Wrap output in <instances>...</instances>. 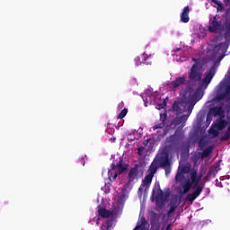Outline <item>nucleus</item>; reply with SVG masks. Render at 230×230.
Instances as JSON below:
<instances>
[{"instance_id":"1","label":"nucleus","mask_w":230,"mask_h":230,"mask_svg":"<svg viewBox=\"0 0 230 230\" xmlns=\"http://www.w3.org/2000/svg\"><path fill=\"white\" fill-rule=\"evenodd\" d=\"M128 170V164H123V159H119V163L111 164V169L108 172V179L111 182H114L116 179H118V175H121V173H125Z\"/></svg>"},{"instance_id":"2","label":"nucleus","mask_w":230,"mask_h":230,"mask_svg":"<svg viewBox=\"0 0 230 230\" xmlns=\"http://www.w3.org/2000/svg\"><path fill=\"white\" fill-rule=\"evenodd\" d=\"M168 145L165 148L170 152L175 150L182 141H184V133L181 130H176L173 135L166 138Z\"/></svg>"},{"instance_id":"3","label":"nucleus","mask_w":230,"mask_h":230,"mask_svg":"<svg viewBox=\"0 0 230 230\" xmlns=\"http://www.w3.org/2000/svg\"><path fill=\"white\" fill-rule=\"evenodd\" d=\"M160 168H163L165 172V175L172 173V162H170V154L168 151H163L156 160Z\"/></svg>"},{"instance_id":"4","label":"nucleus","mask_w":230,"mask_h":230,"mask_svg":"<svg viewBox=\"0 0 230 230\" xmlns=\"http://www.w3.org/2000/svg\"><path fill=\"white\" fill-rule=\"evenodd\" d=\"M201 80H202V72L200 71L199 63H194L189 74V82L190 84H198V82H200Z\"/></svg>"},{"instance_id":"5","label":"nucleus","mask_w":230,"mask_h":230,"mask_svg":"<svg viewBox=\"0 0 230 230\" xmlns=\"http://www.w3.org/2000/svg\"><path fill=\"white\" fill-rule=\"evenodd\" d=\"M229 48V45L226 42L219 43L216 45L213 49V53L215 55H219L218 60H223L224 57H226V53H227V49Z\"/></svg>"},{"instance_id":"6","label":"nucleus","mask_w":230,"mask_h":230,"mask_svg":"<svg viewBox=\"0 0 230 230\" xmlns=\"http://www.w3.org/2000/svg\"><path fill=\"white\" fill-rule=\"evenodd\" d=\"M156 193V202H159L160 200L163 202L164 200H166V198L168 197L166 194H164V191H163V190H161V186L159 184H155V188L153 189L152 191V200H154V195H155Z\"/></svg>"},{"instance_id":"7","label":"nucleus","mask_w":230,"mask_h":230,"mask_svg":"<svg viewBox=\"0 0 230 230\" xmlns=\"http://www.w3.org/2000/svg\"><path fill=\"white\" fill-rule=\"evenodd\" d=\"M187 108L188 102L184 101L174 102L172 106V111L176 112L177 115L184 114V112H186Z\"/></svg>"},{"instance_id":"8","label":"nucleus","mask_w":230,"mask_h":230,"mask_svg":"<svg viewBox=\"0 0 230 230\" xmlns=\"http://www.w3.org/2000/svg\"><path fill=\"white\" fill-rule=\"evenodd\" d=\"M138 175H139V165L135 164L128 172V180L127 181L128 186H130L132 182H134V181L137 179Z\"/></svg>"},{"instance_id":"9","label":"nucleus","mask_w":230,"mask_h":230,"mask_svg":"<svg viewBox=\"0 0 230 230\" xmlns=\"http://www.w3.org/2000/svg\"><path fill=\"white\" fill-rule=\"evenodd\" d=\"M218 30H222V22L217 20V16H214L213 19L209 20V25L208 31L210 33H217Z\"/></svg>"},{"instance_id":"10","label":"nucleus","mask_w":230,"mask_h":230,"mask_svg":"<svg viewBox=\"0 0 230 230\" xmlns=\"http://www.w3.org/2000/svg\"><path fill=\"white\" fill-rule=\"evenodd\" d=\"M191 172V167L187 165H182L178 168L177 173L175 175V181H181V179H184V174L190 173Z\"/></svg>"},{"instance_id":"11","label":"nucleus","mask_w":230,"mask_h":230,"mask_svg":"<svg viewBox=\"0 0 230 230\" xmlns=\"http://www.w3.org/2000/svg\"><path fill=\"white\" fill-rule=\"evenodd\" d=\"M153 179H154V176L152 174L146 175V177L142 181V182H143L142 185L138 189V195H143V188L146 187V190H148V188H150Z\"/></svg>"},{"instance_id":"12","label":"nucleus","mask_w":230,"mask_h":230,"mask_svg":"<svg viewBox=\"0 0 230 230\" xmlns=\"http://www.w3.org/2000/svg\"><path fill=\"white\" fill-rule=\"evenodd\" d=\"M209 114H211L212 116H222V114H224V105L221 104L219 107L218 106H216L214 108H211L209 110V112L207 116V121H209Z\"/></svg>"},{"instance_id":"13","label":"nucleus","mask_w":230,"mask_h":230,"mask_svg":"<svg viewBox=\"0 0 230 230\" xmlns=\"http://www.w3.org/2000/svg\"><path fill=\"white\" fill-rule=\"evenodd\" d=\"M202 191H204V185L197 187L192 193L187 195L186 200L193 202L195 199L202 193Z\"/></svg>"},{"instance_id":"14","label":"nucleus","mask_w":230,"mask_h":230,"mask_svg":"<svg viewBox=\"0 0 230 230\" xmlns=\"http://www.w3.org/2000/svg\"><path fill=\"white\" fill-rule=\"evenodd\" d=\"M182 189H179L178 190V193L180 195L181 198L184 197V195H186V193H188V191H190V190H191V188H193L191 186V181L190 180H187L182 185H181Z\"/></svg>"},{"instance_id":"15","label":"nucleus","mask_w":230,"mask_h":230,"mask_svg":"<svg viewBox=\"0 0 230 230\" xmlns=\"http://www.w3.org/2000/svg\"><path fill=\"white\" fill-rule=\"evenodd\" d=\"M180 21L185 24L190 22V6L186 5L183 8V11L180 14Z\"/></svg>"},{"instance_id":"16","label":"nucleus","mask_w":230,"mask_h":230,"mask_svg":"<svg viewBox=\"0 0 230 230\" xmlns=\"http://www.w3.org/2000/svg\"><path fill=\"white\" fill-rule=\"evenodd\" d=\"M190 186H192V190H197L199 188V184H200V181L197 178V171L191 170L190 172Z\"/></svg>"},{"instance_id":"17","label":"nucleus","mask_w":230,"mask_h":230,"mask_svg":"<svg viewBox=\"0 0 230 230\" xmlns=\"http://www.w3.org/2000/svg\"><path fill=\"white\" fill-rule=\"evenodd\" d=\"M213 76H215V67L212 66L210 70L207 73L205 77L203 78L202 82L205 85H209L211 81L213 80Z\"/></svg>"},{"instance_id":"18","label":"nucleus","mask_w":230,"mask_h":230,"mask_svg":"<svg viewBox=\"0 0 230 230\" xmlns=\"http://www.w3.org/2000/svg\"><path fill=\"white\" fill-rule=\"evenodd\" d=\"M186 84V77H177L174 81H172L171 85L172 87V91H175L177 87H181V85H184Z\"/></svg>"},{"instance_id":"19","label":"nucleus","mask_w":230,"mask_h":230,"mask_svg":"<svg viewBox=\"0 0 230 230\" xmlns=\"http://www.w3.org/2000/svg\"><path fill=\"white\" fill-rule=\"evenodd\" d=\"M166 113L164 114H160V123H155L153 126V130H157V128H164L165 125H166Z\"/></svg>"},{"instance_id":"20","label":"nucleus","mask_w":230,"mask_h":230,"mask_svg":"<svg viewBox=\"0 0 230 230\" xmlns=\"http://www.w3.org/2000/svg\"><path fill=\"white\" fill-rule=\"evenodd\" d=\"M159 168H161V167L157 164V161L154 160L147 171L148 174L153 175V177H154L155 175V173H157V170H159Z\"/></svg>"},{"instance_id":"21","label":"nucleus","mask_w":230,"mask_h":230,"mask_svg":"<svg viewBox=\"0 0 230 230\" xmlns=\"http://www.w3.org/2000/svg\"><path fill=\"white\" fill-rule=\"evenodd\" d=\"M142 60H144L145 66H152V62H154V57L152 54H147L146 52H144L142 55Z\"/></svg>"},{"instance_id":"22","label":"nucleus","mask_w":230,"mask_h":230,"mask_svg":"<svg viewBox=\"0 0 230 230\" xmlns=\"http://www.w3.org/2000/svg\"><path fill=\"white\" fill-rule=\"evenodd\" d=\"M98 214L102 218H109L112 215V212L111 210H108L107 208H99Z\"/></svg>"},{"instance_id":"23","label":"nucleus","mask_w":230,"mask_h":230,"mask_svg":"<svg viewBox=\"0 0 230 230\" xmlns=\"http://www.w3.org/2000/svg\"><path fill=\"white\" fill-rule=\"evenodd\" d=\"M178 208L177 199H172L170 203V208L168 210V217H172L175 213Z\"/></svg>"},{"instance_id":"24","label":"nucleus","mask_w":230,"mask_h":230,"mask_svg":"<svg viewBox=\"0 0 230 230\" xmlns=\"http://www.w3.org/2000/svg\"><path fill=\"white\" fill-rule=\"evenodd\" d=\"M114 224V219H108L104 224L101 226V230H110Z\"/></svg>"},{"instance_id":"25","label":"nucleus","mask_w":230,"mask_h":230,"mask_svg":"<svg viewBox=\"0 0 230 230\" xmlns=\"http://www.w3.org/2000/svg\"><path fill=\"white\" fill-rule=\"evenodd\" d=\"M211 152H213V147L209 146L205 148L201 153V159H206V157L211 155Z\"/></svg>"},{"instance_id":"26","label":"nucleus","mask_w":230,"mask_h":230,"mask_svg":"<svg viewBox=\"0 0 230 230\" xmlns=\"http://www.w3.org/2000/svg\"><path fill=\"white\" fill-rule=\"evenodd\" d=\"M230 37V21L226 20V30H225V39H229Z\"/></svg>"},{"instance_id":"27","label":"nucleus","mask_w":230,"mask_h":230,"mask_svg":"<svg viewBox=\"0 0 230 230\" xmlns=\"http://www.w3.org/2000/svg\"><path fill=\"white\" fill-rule=\"evenodd\" d=\"M209 175L218 173V164L212 165L208 171Z\"/></svg>"},{"instance_id":"28","label":"nucleus","mask_w":230,"mask_h":230,"mask_svg":"<svg viewBox=\"0 0 230 230\" xmlns=\"http://www.w3.org/2000/svg\"><path fill=\"white\" fill-rule=\"evenodd\" d=\"M195 102H191L190 105H188V102H187V108H186V111L188 112V116H190L191 114V112L193 111V107H195Z\"/></svg>"},{"instance_id":"29","label":"nucleus","mask_w":230,"mask_h":230,"mask_svg":"<svg viewBox=\"0 0 230 230\" xmlns=\"http://www.w3.org/2000/svg\"><path fill=\"white\" fill-rule=\"evenodd\" d=\"M128 112V110L127 108H124L118 115V119H123L127 116V113Z\"/></svg>"},{"instance_id":"30","label":"nucleus","mask_w":230,"mask_h":230,"mask_svg":"<svg viewBox=\"0 0 230 230\" xmlns=\"http://www.w3.org/2000/svg\"><path fill=\"white\" fill-rule=\"evenodd\" d=\"M227 126V122L226 120H220L217 123V128L218 130H224V128H226V127Z\"/></svg>"},{"instance_id":"31","label":"nucleus","mask_w":230,"mask_h":230,"mask_svg":"<svg viewBox=\"0 0 230 230\" xmlns=\"http://www.w3.org/2000/svg\"><path fill=\"white\" fill-rule=\"evenodd\" d=\"M230 139V128H227L226 132L225 133V135L223 137H221L220 140L221 141H229Z\"/></svg>"},{"instance_id":"32","label":"nucleus","mask_w":230,"mask_h":230,"mask_svg":"<svg viewBox=\"0 0 230 230\" xmlns=\"http://www.w3.org/2000/svg\"><path fill=\"white\" fill-rule=\"evenodd\" d=\"M135 64L136 66H142V64H145V59H143V56L137 57L135 58Z\"/></svg>"},{"instance_id":"33","label":"nucleus","mask_w":230,"mask_h":230,"mask_svg":"<svg viewBox=\"0 0 230 230\" xmlns=\"http://www.w3.org/2000/svg\"><path fill=\"white\" fill-rule=\"evenodd\" d=\"M193 98H195V100H200L202 98V92L200 90H196L193 94Z\"/></svg>"},{"instance_id":"34","label":"nucleus","mask_w":230,"mask_h":230,"mask_svg":"<svg viewBox=\"0 0 230 230\" xmlns=\"http://www.w3.org/2000/svg\"><path fill=\"white\" fill-rule=\"evenodd\" d=\"M181 121L183 122L181 125V128H184V123H186V121H188V119L190 118V115H181Z\"/></svg>"},{"instance_id":"35","label":"nucleus","mask_w":230,"mask_h":230,"mask_svg":"<svg viewBox=\"0 0 230 230\" xmlns=\"http://www.w3.org/2000/svg\"><path fill=\"white\" fill-rule=\"evenodd\" d=\"M157 222H159V217H157V215H154L152 217H151V226H155V224H157Z\"/></svg>"},{"instance_id":"36","label":"nucleus","mask_w":230,"mask_h":230,"mask_svg":"<svg viewBox=\"0 0 230 230\" xmlns=\"http://www.w3.org/2000/svg\"><path fill=\"white\" fill-rule=\"evenodd\" d=\"M209 134H212L213 137H218V134H220L218 132V129H215V128H210L209 129Z\"/></svg>"},{"instance_id":"37","label":"nucleus","mask_w":230,"mask_h":230,"mask_svg":"<svg viewBox=\"0 0 230 230\" xmlns=\"http://www.w3.org/2000/svg\"><path fill=\"white\" fill-rule=\"evenodd\" d=\"M225 9H226V6H224V4L222 2H219L218 4H217V12H224Z\"/></svg>"},{"instance_id":"38","label":"nucleus","mask_w":230,"mask_h":230,"mask_svg":"<svg viewBox=\"0 0 230 230\" xmlns=\"http://www.w3.org/2000/svg\"><path fill=\"white\" fill-rule=\"evenodd\" d=\"M166 100H168V98L164 99L163 102L158 104V109H164L166 107V103H167Z\"/></svg>"},{"instance_id":"39","label":"nucleus","mask_w":230,"mask_h":230,"mask_svg":"<svg viewBox=\"0 0 230 230\" xmlns=\"http://www.w3.org/2000/svg\"><path fill=\"white\" fill-rule=\"evenodd\" d=\"M174 123H175V125H182V123H184V122H182V119H181V117H178V118H175L174 119Z\"/></svg>"},{"instance_id":"40","label":"nucleus","mask_w":230,"mask_h":230,"mask_svg":"<svg viewBox=\"0 0 230 230\" xmlns=\"http://www.w3.org/2000/svg\"><path fill=\"white\" fill-rule=\"evenodd\" d=\"M205 146H206V142H204L202 140L199 142V148H204Z\"/></svg>"},{"instance_id":"41","label":"nucleus","mask_w":230,"mask_h":230,"mask_svg":"<svg viewBox=\"0 0 230 230\" xmlns=\"http://www.w3.org/2000/svg\"><path fill=\"white\" fill-rule=\"evenodd\" d=\"M226 98V93H221L217 96V100H224Z\"/></svg>"},{"instance_id":"42","label":"nucleus","mask_w":230,"mask_h":230,"mask_svg":"<svg viewBox=\"0 0 230 230\" xmlns=\"http://www.w3.org/2000/svg\"><path fill=\"white\" fill-rule=\"evenodd\" d=\"M192 61L195 62V64H198V66H199L200 65V59H197L195 58H192Z\"/></svg>"},{"instance_id":"43","label":"nucleus","mask_w":230,"mask_h":230,"mask_svg":"<svg viewBox=\"0 0 230 230\" xmlns=\"http://www.w3.org/2000/svg\"><path fill=\"white\" fill-rule=\"evenodd\" d=\"M81 164H83V166H85V158H81Z\"/></svg>"},{"instance_id":"44","label":"nucleus","mask_w":230,"mask_h":230,"mask_svg":"<svg viewBox=\"0 0 230 230\" xmlns=\"http://www.w3.org/2000/svg\"><path fill=\"white\" fill-rule=\"evenodd\" d=\"M226 6H230V0H225Z\"/></svg>"},{"instance_id":"45","label":"nucleus","mask_w":230,"mask_h":230,"mask_svg":"<svg viewBox=\"0 0 230 230\" xmlns=\"http://www.w3.org/2000/svg\"><path fill=\"white\" fill-rule=\"evenodd\" d=\"M212 3H214L215 4H219V3H221L220 1L218 0H211Z\"/></svg>"},{"instance_id":"46","label":"nucleus","mask_w":230,"mask_h":230,"mask_svg":"<svg viewBox=\"0 0 230 230\" xmlns=\"http://www.w3.org/2000/svg\"><path fill=\"white\" fill-rule=\"evenodd\" d=\"M197 179L200 182L202 181V174L197 175Z\"/></svg>"},{"instance_id":"47","label":"nucleus","mask_w":230,"mask_h":230,"mask_svg":"<svg viewBox=\"0 0 230 230\" xmlns=\"http://www.w3.org/2000/svg\"><path fill=\"white\" fill-rule=\"evenodd\" d=\"M226 93H230V84L226 86Z\"/></svg>"},{"instance_id":"48","label":"nucleus","mask_w":230,"mask_h":230,"mask_svg":"<svg viewBox=\"0 0 230 230\" xmlns=\"http://www.w3.org/2000/svg\"><path fill=\"white\" fill-rule=\"evenodd\" d=\"M181 48H178V49H174L173 51H174V53H178V51H181Z\"/></svg>"},{"instance_id":"49","label":"nucleus","mask_w":230,"mask_h":230,"mask_svg":"<svg viewBox=\"0 0 230 230\" xmlns=\"http://www.w3.org/2000/svg\"><path fill=\"white\" fill-rule=\"evenodd\" d=\"M150 141V139H146L144 141V145H148V142Z\"/></svg>"},{"instance_id":"50","label":"nucleus","mask_w":230,"mask_h":230,"mask_svg":"<svg viewBox=\"0 0 230 230\" xmlns=\"http://www.w3.org/2000/svg\"><path fill=\"white\" fill-rule=\"evenodd\" d=\"M170 227H171V225H168V226H166V230H170Z\"/></svg>"},{"instance_id":"51","label":"nucleus","mask_w":230,"mask_h":230,"mask_svg":"<svg viewBox=\"0 0 230 230\" xmlns=\"http://www.w3.org/2000/svg\"><path fill=\"white\" fill-rule=\"evenodd\" d=\"M226 15H229V9L226 10Z\"/></svg>"},{"instance_id":"52","label":"nucleus","mask_w":230,"mask_h":230,"mask_svg":"<svg viewBox=\"0 0 230 230\" xmlns=\"http://www.w3.org/2000/svg\"><path fill=\"white\" fill-rule=\"evenodd\" d=\"M97 224H100V219H97Z\"/></svg>"}]
</instances>
